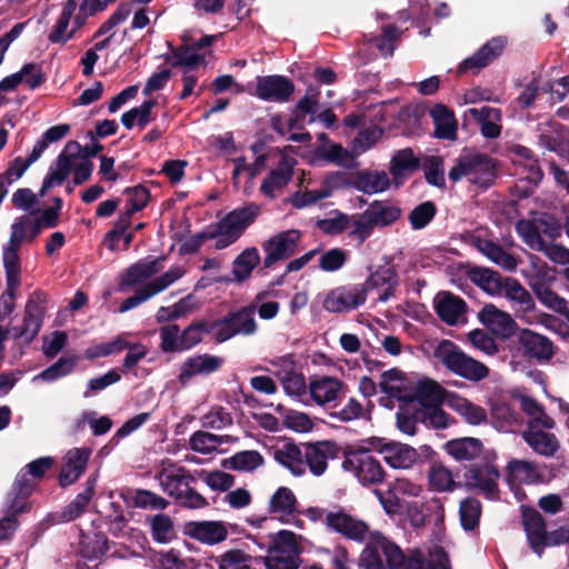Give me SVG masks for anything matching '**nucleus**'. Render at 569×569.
Returning a JSON list of instances; mask_svg holds the SVG:
<instances>
[{"label":"nucleus","mask_w":569,"mask_h":569,"mask_svg":"<svg viewBox=\"0 0 569 569\" xmlns=\"http://www.w3.org/2000/svg\"><path fill=\"white\" fill-rule=\"evenodd\" d=\"M379 549L385 555L389 569H451L449 556L442 547H436L429 552V559H426L420 549L403 551L379 532L372 535V542L361 551L358 560L359 569H387Z\"/></svg>","instance_id":"f257e3e1"},{"label":"nucleus","mask_w":569,"mask_h":569,"mask_svg":"<svg viewBox=\"0 0 569 569\" xmlns=\"http://www.w3.org/2000/svg\"><path fill=\"white\" fill-rule=\"evenodd\" d=\"M448 177L452 182H458L466 177L472 184L488 189L497 178V163L486 153L463 150L457 158L456 164L449 170Z\"/></svg>","instance_id":"f03ea898"},{"label":"nucleus","mask_w":569,"mask_h":569,"mask_svg":"<svg viewBox=\"0 0 569 569\" xmlns=\"http://www.w3.org/2000/svg\"><path fill=\"white\" fill-rule=\"evenodd\" d=\"M260 206L249 202L227 213L218 222L210 224L211 239H217L214 248L222 250L234 243L260 214Z\"/></svg>","instance_id":"7ed1b4c3"},{"label":"nucleus","mask_w":569,"mask_h":569,"mask_svg":"<svg viewBox=\"0 0 569 569\" xmlns=\"http://www.w3.org/2000/svg\"><path fill=\"white\" fill-rule=\"evenodd\" d=\"M102 150L103 146L99 142L82 147L76 140L68 141L44 176L39 194L43 197L53 186L62 184L70 176L73 162L79 158L80 153L83 154L84 159L90 160V158L97 157Z\"/></svg>","instance_id":"20e7f679"},{"label":"nucleus","mask_w":569,"mask_h":569,"mask_svg":"<svg viewBox=\"0 0 569 569\" xmlns=\"http://www.w3.org/2000/svg\"><path fill=\"white\" fill-rule=\"evenodd\" d=\"M436 355L449 371L467 380L480 381L489 375L486 365L466 355L450 340H442Z\"/></svg>","instance_id":"39448f33"},{"label":"nucleus","mask_w":569,"mask_h":569,"mask_svg":"<svg viewBox=\"0 0 569 569\" xmlns=\"http://www.w3.org/2000/svg\"><path fill=\"white\" fill-rule=\"evenodd\" d=\"M500 472L498 468L489 462L471 463L466 468L463 481H459L458 486L467 491L482 495L489 500L499 499L498 480Z\"/></svg>","instance_id":"423d86ee"},{"label":"nucleus","mask_w":569,"mask_h":569,"mask_svg":"<svg viewBox=\"0 0 569 569\" xmlns=\"http://www.w3.org/2000/svg\"><path fill=\"white\" fill-rule=\"evenodd\" d=\"M256 309V305H249L214 320V340L222 343L237 335H253L257 331Z\"/></svg>","instance_id":"0eeeda50"},{"label":"nucleus","mask_w":569,"mask_h":569,"mask_svg":"<svg viewBox=\"0 0 569 569\" xmlns=\"http://www.w3.org/2000/svg\"><path fill=\"white\" fill-rule=\"evenodd\" d=\"M342 467L352 472L363 486L381 483L386 477L380 461L367 455V450L347 451Z\"/></svg>","instance_id":"6e6552de"},{"label":"nucleus","mask_w":569,"mask_h":569,"mask_svg":"<svg viewBox=\"0 0 569 569\" xmlns=\"http://www.w3.org/2000/svg\"><path fill=\"white\" fill-rule=\"evenodd\" d=\"M366 301L365 287L360 283H346L327 292L322 308L331 313H349L362 307Z\"/></svg>","instance_id":"1a4fd4ad"},{"label":"nucleus","mask_w":569,"mask_h":569,"mask_svg":"<svg viewBox=\"0 0 569 569\" xmlns=\"http://www.w3.org/2000/svg\"><path fill=\"white\" fill-rule=\"evenodd\" d=\"M300 240L301 231L289 229L278 232L262 242V249L266 253L262 269H270L277 262L291 258L298 251Z\"/></svg>","instance_id":"9d476101"},{"label":"nucleus","mask_w":569,"mask_h":569,"mask_svg":"<svg viewBox=\"0 0 569 569\" xmlns=\"http://www.w3.org/2000/svg\"><path fill=\"white\" fill-rule=\"evenodd\" d=\"M517 341L521 355L538 363L548 362L556 353L553 342L547 336L531 329H520Z\"/></svg>","instance_id":"9b49d317"},{"label":"nucleus","mask_w":569,"mask_h":569,"mask_svg":"<svg viewBox=\"0 0 569 569\" xmlns=\"http://www.w3.org/2000/svg\"><path fill=\"white\" fill-rule=\"evenodd\" d=\"M511 303L516 317L532 323L536 319V302L531 293L516 278L506 277L502 293Z\"/></svg>","instance_id":"f8f14e48"},{"label":"nucleus","mask_w":569,"mask_h":569,"mask_svg":"<svg viewBox=\"0 0 569 569\" xmlns=\"http://www.w3.org/2000/svg\"><path fill=\"white\" fill-rule=\"evenodd\" d=\"M325 522L328 529L357 542L365 541L369 531V526L365 521L349 515L343 508L329 511Z\"/></svg>","instance_id":"ddd939ff"},{"label":"nucleus","mask_w":569,"mask_h":569,"mask_svg":"<svg viewBox=\"0 0 569 569\" xmlns=\"http://www.w3.org/2000/svg\"><path fill=\"white\" fill-rule=\"evenodd\" d=\"M507 47V38L499 36L489 39L471 57L466 58L458 66V74L468 71L478 72L499 58Z\"/></svg>","instance_id":"4468645a"},{"label":"nucleus","mask_w":569,"mask_h":569,"mask_svg":"<svg viewBox=\"0 0 569 569\" xmlns=\"http://www.w3.org/2000/svg\"><path fill=\"white\" fill-rule=\"evenodd\" d=\"M522 526L528 543L539 557L548 546V532L541 513L533 507L521 506Z\"/></svg>","instance_id":"2eb2a0df"},{"label":"nucleus","mask_w":569,"mask_h":569,"mask_svg":"<svg viewBox=\"0 0 569 569\" xmlns=\"http://www.w3.org/2000/svg\"><path fill=\"white\" fill-rule=\"evenodd\" d=\"M369 276L365 282L360 283L366 288V297L370 290L385 288L379 295L378 301L387 302L389 299L395 297L396 289L399 286V274L393 266H379L376 270L371 267L368 268Z\"/></svg>","instance_id":"dca6fc26"},{"label":"nucleus","mask_w":569,"mask_h":569,"mask_svg":"<svg viewBox=\"0 0 569 569\" xmlns=\"http://www.w3.org/2000/svg\"><path fill=\"white\" fill-rule=\"evenodd\" d=\"M479 321L496 337L509 339L518 330V325L506 311L495 305H486L478 313Z\"/></svg>","instance_id":"f3484780"},{"label":"nucleus","mask_w":569,"mask_h":569,"mask_svg":"<svg viewBox=\"0 0 569 569\" xmlns=\"http://www.w3.org/2000/svg\"><path fill=\"white\" fill-rule=\"evenodd\" d=\"M295 92V83L284 76L257 77L256 96L263 101L287 102Z\"/></svg>","instance_id":"a211bd4d"},{"label":"nucleus","mask_w":569,"mask_h":569,"mask_svg":"<svg viewBox=\"0 0 569 569\" xmlns=\"http://www.w3.org/2000/svg\"><path fill=\"white\" fill-rule=\"evenodd\" d=\"M183 533L203 545L214 546L228 538L227 523L218 520L187 521Z\"/></svg>","instance_id":"6ab92c4d"},{"label":"nucleus","mask_w":569,"mask_h":569,"mask_svg":"<svg viewBox=\"0 0 569 569\" xmlns=\"http://www.w3.org/2000/svg\"><path fill=\"white\" fill-rule=\"evenodd\" d=\"M302 446L305 447V466L307 465L310 472L317 477L323 475L327 470L328 459L337 458L339 452L337 443L330 440L315 443L307 442L302 443Z\"/></svg>","instance_id":"aec40b11"},{"label":"nucleus","mask_w":569,"mask_h":569,"mask_svg":"<svg viewBox=\"0 0 569 569\" xmlns=\"http://www.w3.org/2000/svg\"><path fill=\"white\" fill-rule=\"evenodd\" d=\"M91 453L92 450L88 447L72 448L67 451L58 477L61 488L74 483L83 475Z\"/></svg>","instance_id":"412c9836"},{"label":"nucleus","mask_w":569,"mask_h":569,"mask_svg":"<svg viewBox=\"0 0 569 569\" xmlns=\"http://www.w3.org/2000/svg\"><path fill=\"white\" fill-rule=\"evenodd\" d=\"M433 308L441 321L456 326L467 313L468 305L461 297L450 291H440L433 299Z\"/></svg>","instance_id":"4be33fe9"},{"label":"nucleus","mask_w":569,"mask_h":569,"mask_svg":"<svg viewBox=\"0 0 569 569\" xmlns=\"http://www.w3.org/2000/svg\"><path fill=\"white\" fill-rule=\"evenodd\" d=\"M223 365V359L209 353L198 355L186 359L178 376L181 386H186L194 376H208L218 371Z\"/></svg>","instance_id":"5701e85b"},{"label":"nucleus","mask_w":569,"mask_h":569,"mask_svg":"<svg viewBox=\"0 0 569 569\" xmlns=\"http://www.w3.org/2000/svg\"><path fill=\"white\" fill-rule=\"evenodd\" d=\"M346 390V385L333 377L323 376L311 380L309 383L311 398L320 406L333 403L332 407L335 408L337 401H341L345 398Z\"/></svg>","instance_id":"b1692460"},{"label":"nucleus","mask_w":569,"mask_h":569,"mask_svg":"<svg viewBox=\"0 0 569 569\" xmlns=\"http://www.w3.org/2000/svg\"><path fill=\"white\" fill-rule=\"evenodd\" d=\"M164 260L166 256L146 258L129 266L120 277L119 289L123 290L127 287H133L151 278L163 268L162 262Z\"/></svg>","instance_id":"393cba45"},{"label":"nucleus","mask_w":569,"mask_h":569,"mask_svg":"<svg viewBox=\"0 0 569 569\" xmlns=\"http://www.w3.org/2000/svg\"><path fill=\"white\" fill-rule=\"evenodd\" d=\"M421 168V160L411 148L397 150L391 157L389 172L397 187L403 184L409 174Z\"/></svg>","instance_id":"a878e982"},{"label":"nucleus","mask_w":569,"mask_h":569,"mask_svg":"<svg viewBox=\"0 0 569 569\" xmlns=\"http://www.w3.org/2000/svg\"><path fill=\"white\" fill-rule=\"evenodd\" d=\"M157 478L160 481L162 490L174 500L178 495L183 492V488L192 485L196 478L184 467H176L171 465L170 468H163L159 471Z\"/></svg>","instance_id":"bb28decb"},{"label":"nucleus","mask_w":569,"mask_h":569,"mask_svg":"<svg viewBox=\"0 0 569 569\" xmlns=\"http://www.w3.org/2000/svg\"><path fill=\"white\" fill-rule=\"evenodd\" d=\"M24 79L28 87L32 90L46 82V76L41 71L40 66L34 62H28L18 72L7 76L0 81V91H13Z\"/></svg>","instance_id":"cd10ccee"},{"label":"nucleus","mask_w":569,"mask_h":569,"mask_svg":"<svg viewBox=\"0 0 569 569\" xmlns=\"http://www.w3.org/2000/svg\"><path fill=\"white\" fill-rule=\"evenodd\" d=\"M471 243L481 253H483L496 264L500 266L502 269L507 271H513L517 268L518 260L516 257L507 252L499 243L478 236L472 237Z\"/></svg>","instance_id":"c85d7f7f"},{"label":"nucleus","mask_w":569,"mask_h":569,"mask_svg":"<svg viewBox=\"0 0 569 569\" xmlns=\"http://www.w3.org/2000/svg\"><path fill=\"white\" fill-rule=\"evenodd\" d=\"M37 485L38 481L33 480V478L24 469H21L17 475L12 486V491L10 495L13 497L9 503L8 511H10L12 515H19L26 511L27 503L24 500L32 495Z\"/></svg>","instance_id":"c756f323"},{"label":"nucleus","mask_w":569,"mask_h":569,"mask_svg":"<svg viewBox=\"0 0 569 569\" xmlns=\"http://www.w3.org/2000/svg\"><path fill=\"white\" fill-rule=\"evenodd\" d=\"M42 302H44V295L42 292H34L33 297L26 305L22 327L28 333V343L38 336L42 327L46 313V307L42 306Z\"/></svg>","instance_id":"7c9ffc66"},{"label":"nucleus","mask_w":569,"mask_h":569,"mask_svg":"<svg viewBox=\"0 0 569 569\" xmlns=\"http://www.w3.org/2000/svg\"><path fill=\"white\" fill-rule=\"evenodd\" d=\"M446 396V390L438 382L431 379L420 380L412 396L408 398L409 402H417L419 406L435 408L441 406Z\"/></svg>","instance_id":"2f4dec72"},{"label":"nucleus","mask_w":569,"mask_h":569,"mask_svg":"<svg viewBox=\"0 0 569 569\" xmlns=\"http://www.w3.org/2000/svg\"><path fill=\"white\" fill-rule=\"evenodd\" d=\"M435 123L433 136L438 139L453 140L457 137L455 113L445 104L438 103L430 110Z\"/></svg>","instance_id":"473e14b6"},{"label":"nucleus","mask_w":569,"mask_h":569,"mask_svg":"<svg viewBox=\"0 0 569 569\" xmlns=\"http://www.w3.org/2000/svg\"><path fill=\"white\" fill-rule=\"evenodd\" d=\"M522 438L536 453L543 457H553L560 447L559 440L553 433L533 430L532 426L522 433Z\"/></svg>","instance_id":"72a5a7b5"},{"label":"nucleus","mask_w":569,"mask_h":569,"mask_svg":"<svg viewBox=\"0 0 569 569\" xmlns=\"http://www.w3.org/2000/svg\"><path fill=\"white\" fill-rule=\"evenodd\" d=\"M418 458L419 453L413 447L392 440L383 453L385 461L393 469H408Z\"/></svg>","instance_id":"f704fd0d"},{"label":"nucleus","mask_w":569,"mask_h":569,"mask_svg":"<svg viewBox=\"0 0 569 569\" xmlns=\"http://www.w3.org/2000/svg\"><path fill=\"white\" fill-rule=\"evenodd\" d=\"M445 450L457 461H471L481 455L483 445L477 438H457L449 440L445 445Z\"/></svg>","instance_id":"c9c22d12"},{"label":"nucleus","mask_w":569,"mask_h":569,"mask_svg":"<svg viewBox=\"0 0 569 569\" xmlns=\"http://www.w3.org/2000/svg\"><path fill=\"white\" fill-rule=\"evenodd\" d=\"M293 174V167L287 158H282L276 169H272L263 179L260 191L270 199L274 198V190L286 187Z\"/></svg>","instance_id":"e433bc0d"},{"label":"nucleus","mask_w":569,"mask_h":569,"mask_svg":"<svg viewBox=\"0 0 569 569\" xmlns=\"http://www.w3.org/2000/svg\"><path fill=\"white\" fill-rule=\"evenodd\" d=\"M470 280L489 295H501L506 282L498 271L488 268L475 267L468 272Z\"/></svg>","instance_id":"4c0bfd02"},{"label":"nucleus","mask_w":569,"mask_h":569,"mask_svg":"<svg viewBox=\"0 0 569 569\" xmlns=\"http://www.w3.org/2000/svg\"><path fill=\"white\" fill-rule=\"evenodd\" d=\"M274 460L290 470L293 476H302L306 472L303 451L293 443L287 442L281 449L274 451Z\"/></svg>","instance_id":"58836bf2"},{"label":"nucleus","mask_w":569,"mask_h":569,"mask_svg":"<svg viewBox=\"0 0 569 569\" xmlns=\"http://www.w3.org/2000/svg\"><path fill=\"white\" fill-rule=\"evenodd\" d=\"M261 257L256 247L246 248L232 262L234 281L242 283L251 277L254 268L260 263Z\"/></svg>","instance_id":"ea45409f"},{"label":"nucleus","mask_w":569,"mask_h":569,"mask_svg":"<svg viewBox=\"0 0 569 569\" xmlns=\"http://www.w3.org/2000/svg\"><path fill=\"white\" fill-rule=\"evenodd\" d=\"M146 522L150 527L152 540L157 543L166 545L177 537L174 522L169 515L157 513L148 516Z\"/></svg>","instance_id":"a19ab883"},{"label":"nucleus","mask_w":569,"mask_h":569,"mask_svg":"<svg viewBox=\"0 0 569 569\" xmlns=\"http://www.w3.org/2000/svg\"><path fill=\"white\" fill-rule=\"evenodd\" d=\"M77 8V0H67L63 3L62 11L58 18V21L54 24L53 30L48 36V40L51 43L64 44L73 38V32H67V29Z\"/></svg>","instance_id":"79ce46f5"},{"label":"nucleus","mask_w":569,"mask_h":569,"mask_svg":"<svg viewBox=\"0 0 569 569\" xmlns=\"http://www.w3.org/2000/svg\"><path fill=\"white\" fill-rule=\"evenodd\" d=\"M264 463L262 455L257 450H243L221 461V467L234 471H253Z\"/></svg>","instance_id":"37998d69"},{"label":"nucleus","mask_w":569,"mask_h":569,"mask_svg":"<svg viewBox=\"0 0 569 569\" xmlns=\"http://www.w3.org/2000/svg\"><path fill=\"white\" fill-rule=\"evenodd\" d=\"M156 106L157 100L150 99L143 101L140 107L131 108L122 113L120 119L122 126L128 130L132 129L134 124L143 129L154 119V117H152V109Z\"/></svg>","instance_id":"c03bdc74"},{"label":"nucleus","mask_w":569,"mask_h":569,"mask_svg":"<svg viewBox=\"0 0 569 569\" xmlns=\"http://www.w3.org/2000/svg\"><path fill=\"white\" fill-rule=\"evenodd\" d=\"M531 290L538 300L548 309L558 312H567V300L556 293L545 281L537 280L530 283Z\"/></svg>","instance_id":"a18cd8bd"},{"label":"nucleus","mask_w":569,"mask_h":569,"mask_svg":"<svg viewBox=\"0 0 569 569\" xmlns=\"http://www.w3.org/2000/svg\"><path fill=\"white\" fill-rule=\"evenodd\" d=\"M378 228L395 223L401 216V209L390 201L375 200L367 208Z\"/></svg>","instance_id":"49530a36"},{"label":"nucleus","mask_w":569,"mask_h":569,"mask_svg":"<svg viewBox=\"0 0 569 569\" xmlns=\"http://www.w3.org/2000/svg\"><path fill=\"white\" fill-rule=\"evenodd\" d=\"M470 113L480 123V131L485 138L495 139L500 136L501 126L492 121L500 118V110L482 107L481 109H470Z\"/></svg>","instance_id":"de8ad7c7"},{"label":"nucleus","mask_w":569,"mask_h":569,"mask_svg":"<svg viewBox=\"0 0 569 569\" xmlns=\"http://www.w3.org/2000/svg\"><path fill=\"white\" fill-rule=\"evenodd\" d=\"M426 181L436 188H446L445 160L440 156H426L421 162Z\"/></svg>","instance_id":"09e8293b"},{"label":"nucleus","mask_w":569,"mask_h":569,"mask_svg":"<svg viewBox=\"0 0 569 569\" xmlns=\"http://www.w3.org/2000/svg\"><path fill=\"white\" fill-rule=\"evenodd\" d=\"M356 188L365 193L383 192L390 188V179L385 171L360 172Z\"/></svg>","instance_id":"8fccbe9b"},{"label":"nucleus","mask_w":569,"mask_h":569,"mask_svg":"<svg viewBox=\"0 0 569 569\" xmlns=\"http://www.w3.org/2000/svg\"><path fill=\"white\" fill-rule=\"evenodd\" d=\"M481 502L473 497H467L461 500L459 506V516L461 527L466 531L478 529L481 517Z\"/></svg>","instance_id":"3c124183"},{"label":"nucleus","mask_w":569,"mask_h":569,"mask_svg":"<svg viewBox=\"0 0 569 569\" xmlns=\"http://www.w3.org/2000/svg\"><path fill=\"white\" fill-rule=\"evenodd\" d=\"M80 357L74 355L61 357L54 363L42 370L37 378L47 382H53L60 378L70 375L78 365Z\"/></svg>","instance_id":"603ef678"},{"label":"nucleus","mask_w":569,"mask_h":569,"mask_svg":"<svg viewBox=\"0 0 569 569\" xmlns=\"http://www.w3.org/2000/svg\"><path fill=\"white\" fill-rule=\"evenodd\" d=\"M216 331L214 321H196L181 331L180 342L182 351L189 350L202 341L204 333Z\"/></svg>","instance_id":"864d4df0"},{"label":"nucleus","mask_w":569,"mask_h":569,"mask_svg":"<svg viewBox=\"0 0 569 569\" xmlns=\"http://www.w3.org/2000/svg\"><path fill=\"white\" fill-rule=\"evenodd\" d=\"M218 569H253L252 557L241 549H229L214 557Z\"/></svg>","instance_id":"5fc2aeb1"},{"label":"nucleus","mask_w":569,"mask_h":569,"mask_svg":"<svg viewBox=\"0 0 569 569\" xmlns=\"http://www.w3.org/2000/svg\"><path fill=\"white\" fill-rule=\"evenodd\" d=\"M297 498L288 487H280L272 495L269 502L270 513L290 516L296 511Z\"/></svg>","instance_id":"6e6d98bb"},{"label":"nucleus","mask_w":569,"mask_h":569,"mask_svg":"<svg viewBox=\"0 0 569 569\" xmlns=\"http://www.w3.org/2000/svg\"><path fill=\"white\" fill-rule=\"evenodd\" d=\"M174 61L171 63L172 67H187L196 69L200 64L206 62V56L200 52H196L190 44H181L178 47L169 46Z\"/></svg>","instance_id":"4d7b16f0"},{"label":"nucleus","mask_w":569,"mask_h":569,"mask_svg":"<svg viewBox=\"0 0 569 569\" xmlns=\"http://www.w3.org/2000/svg\"><path fill=\"white\" fill-rule=\"evenodd\" d=\"M40 157L38 156V151H31L27 159L22 157L14 158L10 163L7 170L0 174V183L2 187H7L8 183L13 182L17 179H20L27 169L34 163Z\"/></svg>","instance_id":"13d9d810"},{"label":"nucleus","mask_w":569,"mask_h":569,"mask_svg":"<svg viewBox=\"0 0 569 569\" xmlns=\"http://www.w3.org/2000/svg\"><path fill=\"white\" fill-rule=\"evenodd\" d=\"M438 212L433 201L427 200L416 206L409 213L408 220L411 229L421 230L426 228Z\"/></svg>","instance_id":"bf43d9fd"},{"label":"nucleus","mask_w":569,"mask_h":569,"mask_svg":"<svg viewBox=\"0 0 569 569\" xmlns=\"http://www.w3.org/2000/svg\"><path fill=\"white\" fill-rule=\"evenodd\" d=\"M128 341L122 336H117L114 339L108 342L98 343L89 347L84 351V357L88 360H94L101 357H108L111 355H118L126 350Z\"/></svg>","instance_id":"052dcab7"},{"label":"nucleus","mask_w":569,"mask_h":569,"mask_svg":"<svg viewBox=\"0 0 569 569\" xmlns=\"http://www.w3.org/2000/svg\"><path fill=\"white\" fill-rule=\"evenodd\" d=\"M18 252L13 248H6L2 254L7 287L10 289L20 286L21 263Z\"/></svg>","instance_id":"680f3d73"},{"label":"nucleus","mask_w":569,"mask_h":569,"mask_svg":"<svg viewBox=\"0 0 569 569\" xmlns=\"http://www.w3.org/2000/svg\"><path fill=\"white\" fill-rule=\"evenodd\" d=\"M267 550L269 553L299 555L296 533L290 530H280L274 536L271 535V541Z\"/></svg>","instance_id":"e2e57ef3"},{"label":"nucleus","mask_w":569,"mask_h":569,"mask_svg":"<svg viewBox=\"0 0 569 569\" xmlns=\"http://www.w3.org/2000/svg\"><path fill=\"white\" fill-rule=\"evenodd\" d=\"M132 216L131 211L124 209L114 221L112 229L106 233L103 242L109 250L114 251L117 249L119 240L131 226Z\"/></svg>","instance_id":"0e129e2a"},{"label":"nucleus","mask_w":569,"mask_h":569,"mask_svg":"<svg viewBox=\"0 0 569 569\" xmlns=\"http://www.w3.org/2000/svg\"><path fill=\"white\" fill-rule=\"evenodd\" d=\"M507 469L509 476L519 482L531 483L539 478L536 465L530 461L515 459L508 463Z\"/></svg>","instance_id":"69168bd1"},{"label":"nucleus","mask_w":569,"mask_h":569,"mask_svg":"<svg viewBox=\"0 0 569 569\" xmlns=\"http://www.w3.org/2000/svg\"><path fill=\"white\" fill-rule=\"evenodd\" d=\"M516 230L529 247L538 249L545 247V241L541 237V228L538 220H520L516 224Z\"/></svg>","instance_id":"338daca9"},{"label":"nucleus","mask_w":569,"mask_h":569,"mask_svg":"<svg viewBox=\"0 0 569 569\" xmlns=\"http://www.w3.org/2000/svg\"><path fill=\"white\" fill-rule=\"evenodd\" d=\"M430 486L437 491H452L460 488L458 482L453 480L452 472L442 466L432 467L429 472Z\"/></svg>","instance_id":"774afa93"}]
</instances>
